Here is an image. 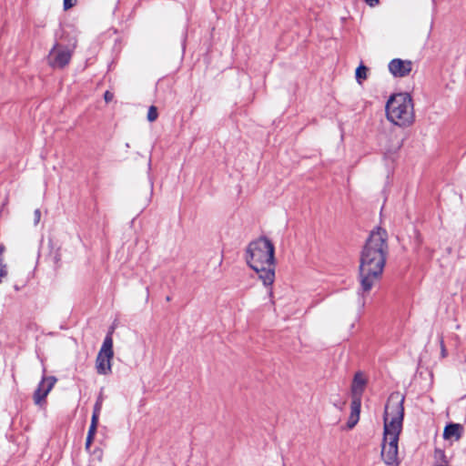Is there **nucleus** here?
<instances>
[{
  "label": "nucleus",
  "mask_w": 466,
  "mask_h": 466,
  "mask_svg": "<svg viewBox=\"0 0 466 466\" xmlns=\"http://www.w3.org/2000/svg\"><path fill=\"white\" fill-rule=\"evenodd\" d=\"M388 235L384 229L373 230L368 238L360 256V289L361 306L365 305V297L379 282L383 272L388 253Z\"/></svg>",
  "instance_id": "obj_1"
},
{
  "label": "nucleus",
  "mask_w": 466,
  "mask_h": 466,
  "mask_svg": "<svg viewBox=\"0 0 466 466\" xmlns=\"http://www.w3.org/2000/svg\"><path fill=\"white\" fill-rule=\"evenodd\" d=\"M402 403L403 397L392 394L385 407L381 457L388 465H395L398 462V441L404 415Z\"/></svg>",
  "instance_id": "obj_2"
},
{
  "label": "nucleus",
  "mask_w": 466,
  "mask_h": 466,
  "mask_svg": "<svg viewBox=\"0 0 466 466\" xmlns=\"http://www.w3.org/2000/svg\"><path fill=\"white\" fill-rule=\"evenodd\" d=\"M247 264L255 270L265 286L275 280V247L266 237L251 241L246 248Z\"/></svg>",
  "instance_id": "obj_3"
},
{
  "label": "nucleus",
  "mask_w": 466,
  "mask_h": 466,
  "mask_svg": "<svg viewBox=\"0 0 466 466\" xmlns=\"http://www.w3.org/2000/svg\"><path fill=\"white\" fill-rule=\"evenodd\" d=\"M387 119L400 127H408L415 121L414 106L408 93L391 96L386 104Z\"/></svg>",
  "instance_id": "obj_4"
},
{
  "label": "nucleus",
  "mask_w": 466,
  "mask_h": 466,
  "mask_svg": "<svg viewBox=\"0 0 466 466\" xmlns=\"http://www.w3.org/2000/svg\"><path fill=\"white\" fill-rule=\"evenodd\" d=\"M76 39L69 46L56 43L46 57L47 64L53 68H63L67 66L76 47Z\"/></svg>",
  "instance_id": "obj_5"
},
{
  "label": "nucleus",
  "mask_w": 466,
  "mask_h": 466,
  "mask_svg": "<svg viewBox=\"0 0 466 466\" xmlns=\"http://www.w3.org/2000/svg\"><path fill=\"white\" fill-rule=\"evenodd\" d=\"M113 357V339L107 335L96 359V369L98 374L108 375L112 372Z\"/></svg>",
  "instance_id": "obj_6"
},
{
  "label": "nucleus",
  "mask_w": 466,
  "mask_h": 466,
  "mask_svg": "<svg viewBox=\"0 0 466 466\" xmlns=\"http://www.w3.org/2000/svg\"><path fill=\"white\" fill-rule=\"evenodd\" d=\"M56 383V378L54 376L43 377L36 390L34 392V403L43 407L46 403V398Z\"/></svg>",
  "instance_id": "obj_7"
},
{
  "label": "nucleus",
  "mask_w": 466,
  "mask_h": 466,
  "mask_svg": "<svg viewBox=\"0 0 466 466\" xmlns=\"http://www.w3.org/2000/svg\"><path fill=\"white\" fill-rule=\"evenodd\" d=\"M388 68L394 77H405L412 70V62L410 60L394 58L389 63Z\"/></svg>",
  "instance_id": "obj_8"
},
{
  "label": "nucleus",
  "mask_w": 466,
  "mask_h": 466,
  "mask_svg": "<svg viewBox=\"0 0 466 466\" xmlns=\"http://www.w3.org/2000/svg\"><path fill=\"white\" fill-rule=\"evenodd\" d=\"M367 379L362 372H357L351 384L352 400L361 401V395L365 390Z\"/></svg>",
  "instance_id": "obj_9"
},
{
  "label": "nucleus",
  "mask_w": 466,
  "mask_h": 466,
  "mask_svg": "<svg viewBox=\"0 0 466 466\" xmlns=\"http://www.w3.org/2000/svg\"><path fill=\"white\" fill-rule=\"evenodd\" d=\"M361 402L360 400H351L350 404V415L349 417L347 427L352 429L360 420Z\"/></svg>",
  "instance_id": "obj_10"
},
{
  "label": "nucleus",
  "mask_w": 466,
  "mask_h": 466,
  "mask_svg": "<svg viewBox=\"0 0 466 466\" xmlns=\"http://www.w3.org/2000/svg\"><path fill=\"white\" fill-rule=\"evenodd\" d=\"M462 432V426L458 423H451L445 427L443 431V438L445 440H451L454 439L458 441Z\"/></svg>",
  "instance_id": "obj_11"
},
{
  "label": "nucleus",
  "mask_w": 466,
  "mask_h": 466,
  "mask_svg": "<svg viewBox=\"0 0 466 466\" xmlns=\"http://www.w3.org/2000/svg\"><path fill=\"white\" fill-rule=\"evenodd\" d=\"M355 77L357 82L361 85L368 77V68L363 65L359 66L355 72Z\"/></svg>",
  "instance_id": "obj_12"
},
{
  "label": "nucleus",
  "mask_w": 466,
  "mask_h": 466,
  "mask_svg": "<svg viewBox=\"0 0 466 466\" xmlns=\"http://www.w3.org/2000/svg\"><path fill=\"white\" fill-rule=\"evenodd\" d=\"M157 116H158L157 108L155 106H149L148 112H147V120L149 122H154L157 120Z\"/></svg>",
  "instance_id": "obj_13"
},
{
  "label": "nucleus",
  "mask_w": 466,
  "mask_h": 466,
  "mask_svg": "<svg viewBox=\"0 0 466 466\" xmlns=\"http://www.w3.org/2000/svg\"><path fill=\"white\" fill-rule=\"evenodd\" d=\"M76 3V0H64V9L68 10L73 7Z\"/></svg>",
  "instance_id": "obj_14"
},
{
  "label": "nucleus",
  "mask_w": 466,
  "mask_h": 466,
  "mask_svg": "<svg viewBox=\"0 0 466 466\" xmlns=\"http://www.w3.org/2000/svg\"><path fill=\"white\" fill-rule=\"evenodd\" d=\"M102 409V400L98 399L94 407V413L99 414Z\"/></svg>",
  "instance_id": "obj_15"
},
{
  "label": "nucleus",
  "mask_w": 466,
  "mask_h": 466,
  "mask_svg": "<svg viewBox=\"0 0 466 466\" xmlns=\"http://www.w3.org/2000/svg\"><path fill=\"white\" fill-rule=\"evenodd\" d=\"M114 98V94L110 91H106L105 94H104V99L106 103H109L113 100Z\"/></svg>",
  "instance_id": "obj_16"
},
{
  "label": "nucleus",
  "mask_w": 466,
  "mask_h": 466,
  "mask_svg": "<svg viewBox=\"0 0 466 466\" xmlns=\"http://www.w3.org/2000/svg\"><path fill=\"white\" fill-rule=\"evenodd\" d=\"M34 217H35V224H38L40 219H41V211L40 209H35V212H34Z\"/></svg>",
  "instance_id": "obj_17"
},
{
  "label": "nucleus",
  "mask_w": 466,
  "mask_h": 466,
  "mask_svg": "<svg viewBox=\"0 0 466 466\" xmlns=\"http://www.w3.org/2000/svg\"><path fill=\"white\" fill-rule=\"evenodd\" d=\"M364 1L370 7H375L380 4V0H364Z\"/></svg>",
  "instance_id": "obj_18"
},
{
  "label": "nucleus",
  "mask_w": 466,
  "mask_h": 466,
  "mask_svg": "<svg viewBox=\"0 0 466 466\" xmlns=\"http://www.w3.org/2000/svg\"><path fill=\"white\" fill-rule=\"evenodd\" d=\"M99 414L94 413L92 415L91 425L97 427Z\"/></svg>",
  "instance_id": "obj_19"
},
{
  "label": "nucleus",
  "mask_w": 466,
  "mask_h": 466,
  "mask_svg": "<svg viewBox=\"0 0 466 466\" xmlns=\"http://www.w3.org/2000/svg\"><path fill=\"white\" fill-rule=\"evenodd\" d=\"M96 428H97V427H96V426H94V425H90L89 430H88L87 436H90V437H94V438H95V435H96Z\"/></svg>",
  "instance_id": "obj_20"
},
{
  "label": "nucleus",
  "mask_w": 466,
  "mask_h": 466,
  "mask_svg": "<svg viewBox=\"0 0 466 466\" xmlns=\"http://www.w3.org/2000/svg\"><path fill=\"white\" fill-rule=\"evenodd\" d=\"M94 441V437L87 436L86 441V450L88 451Z\"/></svg>",
  "instance_id": "obj_21"
},
{
  "label": "nucleus",
  "mask_w": 466,
  "mask_h": 466,
  "mask_svg": "<svg viewBox=\"0 0 466 466\" xmlns=\"http://www.w3.org/2000/svg\"><path fill=\"white\" fill-rule=\"evenodd\" d=\"M5 252V246L0 244V258H3V254Z\"/></svg>",
  "instance_id": "obj_22"
},
{
  "label": "nucleus",
  "mask_w": 466,
  "mask_h": 466,
  "mask_svg": "<svg viewBox=\"0 0 466 466\" xmlns=\"http://www.w3.org/2000/svg\"><path fill=\"white\" fill-rule=\"evenodd\" d=\"M97 453H98V454H97V458H98V460L100 461V460L102 459V451H97Z\"/></svg>",
  "instance_id": "obj_23"
},
{
  "label": "nucleus",
  "mask_w": 466,
  "mask_h": 466,
  "mask_svg": "<svg viewBox=\"0 0 466 466\" xmlns=\"http://www.w3.org/2000/svg\"><path fill=\"white\" fill-rule=\"evenodd\" d=\"M440 454H441V457H444L443 452L440 451Z\"/></svg>",
  "instance_id": "obj_24"
}]
</instances>
